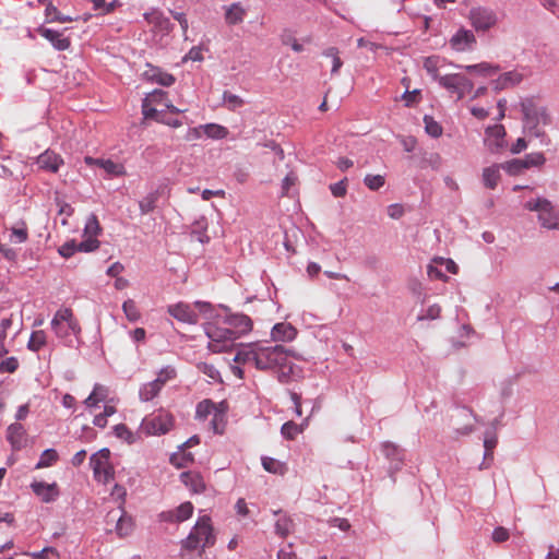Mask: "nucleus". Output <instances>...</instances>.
<instances>
[{
    "label": "nucleus",
    "instance_id": "nucleus-1",
    "mask_svg": "<svg viewBox=\"0 0 559 559\" xmlns=\"http://www.w3.org/2000/svg\"><path fill=\"white\" fill-rule=\"evenodd\" d=\"M290 358L300 357L283 345L255 342L241 346L234 360L238 364L253 365L262 371H271L278 382L286 384L293 380L297 368Z\"/></svg>",
    "mask_w": 559,
    "mask_h": 559
},
{
    "label": "nucleus",
    "instance_id": "nucleus-2",
    "mask_svg": "<svg viewBox=\"0 0 559 559\" xmlns=\"http://www.w3.org/2000/svg\"><path fill=\"white\" fill-rule=\"evenodd\" d=\"M520 107L524 132L539 139L542 145H549L550 139L544 128L551 124L552 118L547 106L543 104L539 97L528 96L521 99Z\"/></svg>",
    "mask_w": 559,
    "mask_h": 559
},
{
    "label": "nucleus",
    "instance_id": "nucleus-3",
    "mask_svg": "<svg viewBox=\"0 0 559 559\" xmlns=\"http://www.w3.org/2000/svg\"><path fill=\"white\" fill-rule=\"evenodd\" d=\"M50 326L57 338L68 347H73L74 343L71 335L75 337L76 346L82 344L80 338L81 325L70 308H60L53 314Z\"/></svg>",
    "mask_w": 559,
    "mask_h": 559
},
{
    "label": "nucleus",
    "instance_id": "nucleus-4",
    "mask_svg": "<svg viewBox=\"0 0 559 559\" xmlns=\"http://www.w3.org/2000/svg\"><path fill=\"white\" fill-rule=\"evenodd\" d=\"M215 540L211 518L203 515L197 520L189 535L181 540V547L189 551L199 548L204 550L206 547H212Z\"/></svg>",
    "mask_w": 559,
    "mask_h": 559
},
{
    "label": "nucleus",
    "instance_id": "nucleus-5",
    "mask_svg": "<svg viewBox=\"0 0 559 559\" xmlns=\"http://www.w3.org/2000/svg\"><path fill=\"white\" fill-rule=\"evenodd\" d=\"M110 451L108 448H103L90 457V465L93 469V475L96 481L108 484L114 479L115 469L109 462Z\"/></svg>",
    "mask_w": 559,
    "mask_h": 559
},
{
    "label": "nucleus",
    "instance_id": "nucleus-6",
    "mask_svg": "<svg viewBox=\"0 0 559 559\" xmlns=\"http://www.w3.org/2000/svg\"><path fill=\"white\" fill-rule=\"evenodd\" d=\"M174 427V417L171 414L159 411L146 416L141 424V431L146 436L165 435Z\"/></svg>",
    "mask_w": 559,
    "mask_h": 559
},
{
    "label": "nucleus",
    "instance_id": "nucleus-7",
    "mask_svg": "<svg viewBox=\"0 0 559 559\" xmlns=\"http://www.w3.org/2000/svg\"><path fill=\"white\" fill-rule=\"evenodd\" d=\"M468 21L473 28L479 32H487L495 27L498 23V15L491 8L473 7L468 12Z\"/></svg>",
    "mask_w": 559,
    "mask_h": 559
},
{
    "label": "nucleus",
    "instance_id": "nucleus-8",
    "mask_svg": "<svg viewBox=\"0 0 559 559\" xmlns=\"http://www.w3.org/2000/svg\"><path fill=\"white\" fill-rule=\"evenodd\" d=\"M439 85L456 96L457 100L463 99L473 88V82L461 73L447 74L439 79Z\"/></svg>",
    "mask_w": 559,
    "mask_h": 559
},
{
    "label": "nucleus",
    "instance_id": "nucleus-9",
    "mask_svg": "<svg viewBox=\"0 0 559 559\" xmlns=\"http://www.w3.org/2000/svg\"><path fill=\"white\" fill-rule=\"evenodd\" d=\"M225 311L224 323H226L233 333L234 340L239 335L246 334L252 330V320L243 313H231L227 306L218 305Z\"/></svg>",
    "mask_w": 559,
    "mask_h": 559
},
{
    "label": "nucleus",
    "instance_id": "nucleus-10",
    "mask_svg": "<svg viewBox=\"0 0 559 559\" xmlns=\"http://www.w3.org/2000/svg\"><path fill=\"white\" fill-rule=\"evenodd\" d=\"M506 135L502 124L489 126L485 129L484 145L491 154H499L507 146Z\"/></svg>",
    "mask_w": 559,
    "mask_h": 559
},
{
    "label": "nucleus",
    "instance_id": "nucleus-11",
    "mask_svg": "<svg viewBox=\"0 0 559 559\" xmlns=\"http://www.w3.org/2000/svg\"><path fill=\"white\" fill-rule=\"evenodd\" d=\"M382 453L389 461V471L393 476L404 465L405 450L393 442L386 441L382 443Z\"/></svg>",
    "mask_w": 559,
    "mask_h": 559
},
{
    "label": "nucleus",
    "instance_id": "nucleus-12",
    "mask_svg": "<svg viewBox=\"0 0 559 559\" xmlns=\"http://www.w3.org/2000/svg\"><path fill=\"white\" fill-rule=\"evenodd\" d=\"M31 489L45 503H51L60 496L57 483L47 484L45 481H33Z\"/></svg>",
    "mask_w": 559,
    "mask_h": 559
},
{
    "label": "nucleus",
    "instance_id": "nucleus-13",
    "mask_svg": "<svg viewBox=\"0 0 559 559\" xmlns=\"http://www.w3.org/2000/svg\"><path fill=\"white\" fill-rule=\"evenodd\" d=\"M168 313L183 323L197 324L199 322V314L188 304L178 302L170 305L168 307Z\"/></svg>",
    "mask_w": 559,
    "mask_h": 559
},
{
    "label": "nucleus",
    "instance_id": "nucleus-14",
    "mask_svg": "<svg viewBox=\"0 0 559 559\" xmlns=\"http://www.w3.org/2000/svg\"><path fill=\"white\" fill-rule=\"evenodd\" d=\"M476 44V37L469 29L461 27L451 37L450 45L456 51L471 50Z\"/></svg>",
    "mask_w": 559,
    "mask_h": 559
},
{
    "label": "nucleus",
    "instance_id": "nucleus-15",
    "mask_svg": "<svg viewBox=\"0 0 559 559\" xmlns=\"http://www.w3.org/2000/svg\"><path fill=\"white\" fill-rule=\"evenodd\" d=\"M7 440L13 451L22 450L26 444V430L20 423L11 424L7 428Z\"/></svg>",
    "mask_w": 559,
    "mask_h": 559
},
{
    "label": "nucleus",
    "instance_id": "nucleus-16",
    "mask_svg": "<svg viewBox=\"0 0 559 559\" xmlns=\"http://www.w3.org/2000/svg\"><path fill=\"white\" fill-rule=\"evenodd\" d=\"M36 163L40 169L56 174L63 165V158L53 151L46 150L37 157Z\"/></svg>",
    "mask_w": 559,
    "mask_h": 559
},
{
    "label": "nucleus",
    "instance_id": "nucleus-17",
    "mask_svg": "<svg viewBox=\"0 0 559 559\" xmlns=\"http://www.w3.org/2000/svg\"><path fill=\"white\" fill-rule=\"evenodd\" d=\"M523 74L516 70L504 72L492 82L493 90L496 92H500L507 88L514 87L519 85L523 81Z\"/></svg>",
    "mask_w": 559,
    "mask_h": 559
},
{
    "label": "nucleus",
    "instance_id": "nucleus-18",
    "mask_svg": "<svg viewBox=\"0 0 559 559\" xmlns=\"http://www.w3.org/2000/svg\"><path fill=\"white\" fill-rule=\"evenodd\" d=\"M147 68L148 69L143 73L145 80L166 87L175 83L176 79L173 74L164 72L160 68L151 64H147Z\"/></svg>",
    "mask_w": 559,
    "mask_h": 559
},
{
    "label": "nucleus",
    "instance_id": "nucleus-19",
    "mask_svg": "<svg viewBox=\"0 0 559 559\" xmlns=\"http://www.w3.org/2000/svg\"><path fill=\"white\" fill-rule=\"evenodd\" d=\"M37 32L59 51L69 49L71 45L70 39L68 37H62V34L56 29L40 26Z\"/></svg>",
    "mask_w": 559,
    "mask_h": 559
},
{
    "label": "nucleus",
    "instance_id": "nucleus-20",
    "mask_svg": "<svg viewBox=\"0 0 559 559\" xmlns=\"http://www.w3.org/2000/svg\"><path fill=\"white\" fill-rule=\"evenodd\" d=\"M539 224L547 229L559 227V212L556 211L550 201L544 202V207L538 213Z\"/></svg>",
    "mask_w": 559,
    "mask_h": 559
},
{
    "label": "nucleus",
    "instance_id": "nucleus-21",
    "mask_svg": "<svg viewBox=\"0 0 559 559\" xmlns=\"http://www.w3.org/2000/svg\"><path fill=\"white\" fill-rule=\"evenodd\" d=\"M296 336V328L287 322L276 323L271 330V337L273 342H292Z\"/></svg>",
    "mask_w": 559,
    "mask_h": 559
},
{
    "label": "nucleus",
    "instance_id": "nucleus-22",
    "mask_svg": "<svg viewBox=\"0 0 559 559\" xmlns=\"http://www.w3.org/2000/svg\"><path fill=\"white\" fill-rule=\"evenodd\" d=\"M501 164H492L488 167L483 168L481 182L485 188L495 190L498 187L501 180Z\"/></svg>",
    "mask_w": 559,
    "mask_h": 559
},
{
    "label": "nucleus",
    "instance_id": "nucleus-23",
    "mask_svg": "<svg viewBox=\"0 0 559 559\" xmlns=\"http://www.w3.org/2000/svg\"><path fill=\"white\" fill-rule=\"evenodd\" d=\"M247 10L240 2H234L225 8V21L228 25H237L243 22Z\"/></svg>",
    "mask_w": 559,
    "mask_h": 559
},
{
    "label": "nucleus",
    "instance_id": "nucleus-24",
    "mask_svg": "<svg viewBox=\"0 0 559 559\" xmlns=\"http://www.w3.org/2000/svg\"><path fill=\"white\" fill-rule=\"evenodd\" d=\"M180 480L194 493H201L205 490L204 479L199 473L183 472L180 474Z\"/></svg>",
    "mask_w": 559,
    "mask_h": 559
},
{
    "label": "nucleus",
    "instance_id": "nucleus-25",
    "mask_svg": "<svg viewBox=\"0 0 559 559\" xmlns=\"http://www.w3.org/2000/svg\"><path fill=\"white\" fill-rule=\"evenodd\" d=\"M143 16L147 23L153 24L159 31H169L171 28L169 19L166 17L164 13L157 9L145 12Z\"/></svg>",
    "mask_w": 559,
    "mask_h": 559
},
{
    "label": "nucleus",
    "instance_id": "nucleus-26",
    "mask_svg": "<svg viewBox=\"0 0 559 559\" xmlns=\"http://www.w3.org/2000/svg\"><path fill=\"white\" fill-rule=\"evenodd\" d=\"M162 389L159 380L144 383L140 386L139 397L142 402H150L159 394Z\"/></svg>",
    "mask_w": 559,
    "mask_h": 559
},
{
    "label": "nucleus",
    "instance_id": "nucleus-27",
    "mask_svg": "<svg viewBox=\"0 0 559 559\" xmlns=\"http://www.w3.org/2000/svg\"><path fill=\"white\" fill-rule=\"evenodd\" d=\"M206 336L213 342L231 341L234 340L230 330L221 329L212 323H207L204 328Z\"/></svg>",
    "mask_w": 559,
    "mask_h": 559
},
{
    "label": "nucleus",
    "instance_id": "nucleus-28",
    "mask_svg": "<svg viewBox=\"0 0 559 559\" xmlns=\"http://www.w3.org/2000/svg\"><path fill=\"white\" fill-rule=\"evenodd\" d=\"M121 514L117 519L116 533L120 537L128 536L133 531V520L127 514L124 509L120 507Z\"/></svg>",
    "mask_w": 559,
    "mask_h": 559
},
{
    "label": "nucleus",
    "instance_id": "nucleus-29",
    "mask_svg": "<svg viewBox=\"0 0 559 559\" xmlns=\"http://www.w3.org/2000/svg\"><path fill=\"white\" fill-rule=\"evenodd\" d=\"M457 68L464 69L467 72H475L480 75H491L497 73L500 70L498 64H491L488 62H480L477 64H467V66H456Z\"/></svg>",
    "mask_w": 559,
    "mask_h": 559
},
{
    "label": "nucleus",
    "instance_id": "nucleus-30",
    "mask_svg": "<svg viewBox=\"0 0 559 559\" xmlns=\"http://www.w3.org/2000/svg\"><path fill=\"white\" fill-rule=\"evenodd\" d=\"M496 445H497V438H496L495 433L490 435L489 432H486V436L484 439V448H485L484 460L479 466L480 469L489 467L490 462H487V460H490V461L493 460L492 451L496 448Z\"/></svg>",
    "mask_w": 559,
    "mask_h": 559
},
{
    "label": "nucleus",
    "instance_id": "nucleus-31",
    "mask_svg": "<svg viewBox=\"0 0 559 559\" xmlns=\"http://www.w3.org/2000/svg\"><path fill=\"white\" fill-rule=\"evenodd\" d=\"M203 134L213 140H222L228 135V129L217 123L202 124Z\"/></svg>",
    "mask_w": 559,
    "mask_h": 559
},
{
    "label": "nucleus",
    "instance_id": "nucleus-32",
    "mask_svg": "<svg viewBox=\"0 0 559 559\" xmlns=\"http://www.w3.org/2000/svg\"><path fill=\"white\" fill-rule=\"evenodd\" d=\"M159 193L157 190L147 193L142 200L139 201V207L142 215L153 212L156 207Z\"/></svg>",
    "mask_w": 559,
    "mask_h": 559
},
{
    "label": "nucleus",
    "instance_id": "nucleus-33",
    "mask_svg": "<svg viewBox=\"0 0 559 559\" xmlns=\"http://www.w3.org/2000/svg\"><path fill=\"white\" fill-rule=\"evenodd\" d=\"M47 344V335L43 330L33 331L27 342L31 352H39Z\"/></svg>",
    "mask_w": 559,
    "mask_h": 559
},
{
    "label": "nucleus",
    "instance_id": "nucleus-34",
    "mask_svg": "<svg viewBox=\"0 0 559 559\" xmlns=\"http://www.w3.org/2000/svg\"><path fill=\"white\" fill-rule=\"evenodd\" d=\"M441 63V58L438 56H429L425 58L423 67L427 71V73L431 76L433 81L439 82V79L442 78L439 75V67Z\"/></svg>",
    "mask_w": 559,
    "mask_h": 559
},
{
    "label": "nucleus",
    "instance_id": "nucleus-35",
    "mask_svg": "<svg viewBox=\"0 0 559 559\" xmlns=\"http://www.w3.org/2000/svg\"><path fill=\"white\" fill-rule=\"evenodd\" d=\"M46 22H59V23H68L72 22L75 19L69 15L62 14L52 3H48L45 9Z\"/></svg>",
    "mask_w": 559,
    "mask_h": 559
},
{
    "label": "nucleus",
    "instance_id": "nucleus-36",
    "mask_svg": "<svg viewBox=\"0 0 559 559\" xmlns=\"http://www.w3.org/2000/svg\"><path fill=\"white\" fill-rule=\"evenodd\" d=\"M59 460L58 452L55 449H46L40 454L38 462L35 465L36 469L52 466Z\"/></svg>",
    "mask_w": 559,
    "mask_h": 559
},
{
    "label": "nucleus",
    "instance_id": "nucleus-37",
    "mask_svg": "<svg viewBox=\"0 0 559 559\" xmlns=\"http://www.w3.org/2000/svg\"><path fill=\"white\" fill-rule=\"evenodd\" d=\"M502 169L510 176H519L521 175L525 168V164L523 163L522 158H513L510 160H507L504 163H501Z\"/></svg>",
    "mask_w": 559,
    "mask_h": 559
},
{
    "label": "nucleus",
    "instance_id": "nucleus-38",
    "mask_svg": "<svg viewBox=\"0 0 559 559\" xmlns=\"http://www.w3.org/2000/svg\"><path fill=\"white\" fill-rule=\"evenodd\" d=\"M304 430L302 425H298L295 421H286L281 428V433L286 440H294Z\"/></svg>",
    "mask_w": 559,
    "mask_h": 559
},
{
    "label": "nucleus",
    "instance_id": "nucleus-39",
    "mask_svg": "<svg viewBox=\"0 0 559 559\" xmlns=\"http://www.w3.org/2000/svg\"><path fill=\"white\" fill-rule=\"evenodd\" d=\"M522 160L525 164V168L530 169L532 167L544 166L546 163V157H545L544 153H542V152H534V153L526 154L522 158Z\"/></svg>",
    "mask_w": 559,
    "mask_h": 559
},
{
    "label": "nucleus",
    "instance_id": "nucleus-40",
    "mask_svg": "<svg viewBox=\"0 0 559 559\" xmlns=\"http://www.w3.org/2000/svg\"><path fill=\"white\" fill-rule=\"evenodd\" d=\"M216 409L215 403L212 400H203L198 403L195 408V417L198 419H206L210 414Z\"/></svg>",
    "mask_w": 559,
    "mask_h": 559
},
{
    "label": "nucleus",
    "instance_id": "nucleus-41",
    "mask_svg": "<svg viewBox=\"0 0 559 559\" xmlns=\"http://www.w3.org/2000/svg\"><path fill=\"white\" fill-rule=\"evenodd\" d=\"M100 168L109 176L118 177L126 173L123 165L115 163L111 159H103Z\"/></svg>",
    "mask_w": 559,
    "mask_h": 559
},
{
    "label": "nucleus",
    "instance_id": "nucleus-42",
    "mask_svg": "<svg viewBox=\"0 0 559 559\" xmlns=\"http://www.w3.org/2000/svg\"><path fill=\"white\" fill-rule=\"evenodd\" d=\"M193 305L205 319L212 320L218 317L215 307L209 301L197 300Z\"/></svg>",
    "mask_w": 559,
    "mask_h": 559
},
{
    "label": "nucleus",
    "instance_id": "nucleus-43",
    "mask_svg": "<svg viewBox=\"0 0 559 559\" xmlns=\"http://www.w3.org/2000/svg\"><path fill=\"white\" fill-rule=\"evenodd\" d=\"M426 132L437 139L442 134V127L431 116L425 115L424 117Z\"/></svg>",
    "mask_w": 559,
    "mask_h": 559
},
{
    "label": "nucleus",
    "instance_id": "nucleus-44",
    "mask_svg": "<svg viewBox=\"0 0 559 559\" xmlns=\"http://www.w3.org/2000/svg\"><path fill=\"white\" fill-rule=\"evenodd\" d=\"M194 507L190 501L181 503L175 509L177 522L181 523L190 519L193 514Z\"/></svg>",
    "mask_w": 559,
    "mask_h": 559
},
{
    "label": "nucleus",
    "instance_id": "nucleus-45",
    "mask_svg": "<svg viewBox=\"0 0 559 559\" xmlns=\"http://www.w3.org/2000/svg\"><path fill=\"white\" fill-rule=\"evenodd\" d=\"M292 527L293 521L286 515L280 516L275 523V532L281 537H286L290 533Z\"/></svg>",
    "mask_w": 559,
    "mask_h": 559
},
{
    "label": "nucleus",
    "instance_id": "nucleus-46",
    "mask_svg": "<svg viewBox=\"0 0 559 559\" xmlns=\"http://www.w3.org/2000/svg\"><path fill=\"white\" fill-rule=\"evenodd\" d=\"M223 103L229 110L233 111L240 108L245 104L243 99L240 96L233 94L228 91H225L223 93Z\"/></svg>",
    "mask_w": 559,
    "mask_h": 559
},
{
    "label": "nucleus",
    "instance_id": "nucleus-47",
    "mask_svg": "<svg viewBox=\"0 0 559 559\" xmlns=\"http://www.w3.org/2000/svg\"><path fill=\"white\" fill-rule=\"evenodd\" d=\"M142 114L145 119L155 120L157 122H160L164 117L163 111H158L152 104L144 99L142 100Z\"/></svg>",
    "mask_w": 559,
    "mask_h": 559
},
{
    "label": "nucleus",
    "instance_id": "nucleus-48",
    "mask_svg": "<svg viewBox=\"0 0 559 559\" xmlns=\"http://www.w3.org/2000/svg\"><path fill=\"white\" fill-rule=\"evenodd\" d=\"M112 430L117 438L127 441L129 444L135 442L133 432L124 424L114 426Z\"/></svg>",
    "mask_w": 559,
    "mask_h": 559
},
{
    "label": "nucleus",
    "instance_id": "nucleus-49",
    "mask_svg": "<svg viewBox=\"0 0 559 559\" xmlns=\"http://www.w3.org/2000/svg\"><path fill=\"white\" fill-rule=\"evenodd\" d=\"M122 310L129 321L135 322L140 319V312L134 300H126L122 304Z\"/></svg>",
    "mask_w": 559,
    "mask_h": 559
},
{
    "label": "nucleus",
    "instance_id": "nucleus-50",
    "mask_svg": "<svg viewBox=\"0 0 559 559\" xmlns=\"http://www.w3.org/2000/svg\"><path fill=\"white\" fill-rule=\"evenodd\" d=\"M364 183L368 189L371 191H378L380 188H382L385 183V179L382 175H371L368 174L364 178Z\"/></svg>",
    "mask_w": 559,
    "mask_h": 559
},
{
    "label": "nucleus",
    "instance_id": "nucleus-51",
    "mask_svg": "<svg viewBox=\"0 0 559 559\" xmlns=\"http://www.w3.org/2000/svg\"><path fill=\"white\" fill-rule=\"evenodd\" d=\"M28 233L24 222L21 223L20 227H12L10 240L16 243H23L27 240Z\"/></svg>",
    "mask_w": 559,
    "mask_h": 559
},
{
    "label": "nucleus",
    "instance_id": "nucleus-52",
    "mask_svg": "<svg viewBox=\"0 0 559 559\" xmlns=\"http://www.w3.org/2000/svg\"><path fill=\"white\" fill-rule=\"evenodd\" d=\"M100 231V226L95 214H91L86 221L84 233L90 237H96Z\"/></svg>",
    "mask_w": 559,
    "mask_h": 559
},
{
    "label": "nucleus",
    "instance_id": "nucleus-53",
    "mask_svg": "<svg viewBox=\"0 0 559 559\" xmlns=\"http://www.w3.org/2000/svg\"><path fill=\"white\" fill-rule=\"evenodd\" d=\"M28 556L33 559H59V552L53 547H45L39 551L29 552Z\"/></svg>",
    "mask_w": 559,
    "mask_h": 559
},
{
    "label": "nucleus",
    "instance_id": "nucleus-54",
    "mask_svg": "<svg viewBox=\"0 0 559 559\" xmlns=\"http://www.w3.org/2000/svg\"><path fill=\"white\" fill-rule=\"evenodd\" d=\"M19 359L14 356L0 361V373H13L19 369Z\"/></svg>",
    "mask_w": 559,
    "mask_h": 559
},
{
    "label": "nucleus",
    "instance_id": "nucleus-55",
    "mask_svg": "<svg viewBox=\"0 0 559 559\" xmlns=\"http://www.w3.org/2000/svg\"><path fill=\"white\" fill-rule=\"evenodd\" d=\"M167 92L163 91V90H154L152 93L147 94L146 97L144 98V100H146L147 103L152 104V105H159V104H164L167 102Z\"/></svg>",
    "mask_w": 559,
    "mask_h": 559
},
{
    "label": "nucleus",
    "instance_id": "nucleus-56",
    "mask_svg": "<svg viewBox=\"0 0 559 559\" xmlns=\"http://www.w3.org/2000/svg\"><path fill=\"white\" fill-rule=\"evenodd\" d=\"M197 368L200 372L204 373L210 379L214 381L221 380V373L213 365L207 362H200L198 364Z\"/></svg>",
    "mask_w": 559,
    "mask_h": 559
},
{
    "label": "nucleus",
    "instance_id": "nucleus-57",
    "mask_svg": "<svg viewBox=\"0 0 559 559\" xmlns=\"http://www.w3.org/2000/svg\"><path fill=\"white\" fill-rule=\"evenodd\" d=\"M176 376V369L171 366H166L158 371L157 378L155 380H159L160 386L163 388L167 381L175 379Z\"/></svg>",
    "mask_w": 559,
    "mask_h": 559
},
{
    "label": "nucleus",
    "instance_id": "nucleus-58",
    "mask_svg": "<svg viewBox=\"0 0 559 559\" xmlns=\"http://www.w3.org/2000/svg\"><path fill=\"white\" fill-rule=\"evenodd\" d=\"M441 308L439 305L435 304L428 307L425 312L418 314L417 320H436L440 317Z\"/></svg>",
    "mask_w": 559,
    "mask_h": 559
},
{
    "label": "nucleus",
    "instance_id": "nucleus-59",
    "mask_svg": "<svg viewBox=\"0 0 559 559\" xmlns=\"http://www.w3.org/2000/svg\"><path fill=\"white\" fill-rule=\"evenodd\" d=\"M76 246L80 252H93L98 249L99 241L96 238L88 236L87 239L76 243Z\"/></svg>",
    "mask_w": 559,
    "mask_h": 559
},
{
    "label": "nucleus",
    "instance_id": "nucleus-60",
    "mask_svg": "<svg viewBox=\"0 0 559 559\" xmlns=\"http://www.w3.org/2000/svg\"><path fill=\"white\" fill-rule=\"evenodd\" d=\"M402 99L404 100V105L406 107H413L420 100V91L414 90V91H405L402 95Z\"/></svg>",
    "mask_w": 559,
    "mask_h": 559
},
{
    "label": "nucleus",
    "instance_id": "nucleus-61",
    "mask_svg": "<svg viewBox=\"0 0 559 559\" xmlns=\"http://www.w3.org/2000/svg\"><path fill=\"white\" fill-rule=\"evenodd\" d=\"M78 250L76 242L74 240L64 242L59 249L58 252L63 258L72 257Z\"/></svg>",
    "mask_w": 559,
    "mask_h": 559
},
{
    "label": "nucleus",
    "instance_id": "nucleus-62",
    "mask_svg": "<svg viewBox=\"0 0 559 559\" xmlns=\"http://www.w3.org/2000/svg\"><path fill=\"white\" fill-rule=\"evenodd\" d=\"M346 181L347 179L344 178L335 183H332L330 186V190H331V193L335 197V198H343L345 194H346Z\"/></svg>",
    "mask_w": 559,
    "mask_h": 559
},
{
    "label": "nucleus",
    "instance_id": "nucleus-63",
    "mask_svg": "<svg viewBox=\"0 0 559 559\" xmlns=\"http://www.w3.org/2000/svg\"><path fill=\"white\" fill-rule=\"evenodd\" d=\"M548 201L549 200L545 198L531 199L524 204V207L528 211L539 213L542 207H544V202Z\"/></svg>",
    "mask_w": 559,
    "mask_h": 559
},
{
    "label": "nucleus",
    "instance_id": "nucleus-64",
    "mask_svg": "<svg viewBox=\"0 0 559 559\" xmlns=\"http://www.w3.org/2000/svg\"><path fill=\"white\" fill-rule=\"evenodd\" d=\"M510 537L509 531L502 526H498L492 531L491 538L495 543H503Z\"/></svg>",
    "mask_w": 559,
    "mask_h": 559
}]
</instances>
